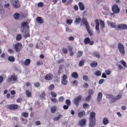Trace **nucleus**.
I'll return each mask as SVG.
<instances>
[{"label":"nucleus","instance_id":"f257e3e1","mask_svg":"<svg viewBox=\"0 0 127 127\" xmlns=\"http://www.w3.org/2000/svg\"><path fill=\"white\" fill-rule=\"evenodd\" d=\"M96 113L91 112L89 116V127H94L96 126Z\"/></svg>","mask_w":127,"mask_h":127},{"label":"nucleus","instance_id":"f03ea898","mask_svg":"<svg viewBox=\"0 0 127 127\" xmlns=\"http://www.w3.org/2000/svg\"><path fill=\"white\" fill-rule=\"evenodd\" d=\"M118 50L122 56H125L126 54V50H125V46L122 43L118 44Z\"/></svg>","mask_w":127,"mask_h":127},{"label":"nucleus","instance_id":"7ed1b4c3","mask_svg":"<svg viewBox=\"0 0 127 127\" xmlns=\"http://www.w3.org/2000/svg\"><path fill=\"white\" fill-rule=\"evenodd\" d=\"M14 49L15 52L19 53L22 49V44L21 43H17L14 45Z\"/></svg>","mask_w":127,"mask_h":127},{"label":"nucleus","instance_id":"20e7f679","mask_svg":"<svg viewBox=\"0 0 127 127\" xmlns=\"http://www.w3.org/2000/svg\"><path fill=\"white\" fill-rule=\"evenodd\" d=\"M6 108L10 111H14V110L19 109V106L17 104H9L6 105Z\"/></svg>","mask_w":127,"mask_h":127},{"label":"nucleus","instance_id":"39448f33","mask_svg":"<svg viewBox=\"0 0 127 127\" xmlns=\"http://www.w3.org/2000/svg\"><path fill=\"white\" fill-rule=\"evenodd\" d=\"M122 97V95L121 94L118 95L117 96L115 97V96L113 95H110L109 98L110 99H112L111 100V103H115L117 100H120Z\"/></svg>","mask_w":127,"mask_h":127},{"label":"nucleus","instance_id":"423d86ee","mask_svg":"<svg viewBox=\"0 0 127 127\" xmlns=\"http://www.w3.org/2000/svg\"><path fill=\"white\" fill-rule=\"evenodd\" d=\"M12 4L14 8H19L20 7V3L18 0H13Z\"/></svg>","mask_w":127,"mask_h":127},{"label":"nucleus","instance_id":"0eeeda50","mask_svg":"<svg viewBox=\"0 0 127 127\" xmlns=\"http://www.w3.org/2000/svg\"><path fill=\"white\" fill-rule=\"evenodd\" d=\"M112 11L114 12V13H120L121 12V9L119 8V6H118L117 4H115L112 6Z\"/></svg>","mask_w":127,"mask_h":127},{"label":"nucleus","instance_id":"6e6552de","mask_svg":"<svg viewBox=\"0 0 127 127\" xmlns=\"http://www.w3.org/2000/svg\"><path fill=\"white\" fill-rule=\"evenodd\" d=\"M82 100V96L81 95H79L77 97L74 99L73 100V104L78 107L79 106V102Z\"/></svg>","mask_w":127,"mask_h":127},{"label":"nucleus","instance_id":"1a4fd4ad","mask_svg":"<svg viewBox=\"0 0 127 127\" xmlns=\"http://www.w3.org/2000/svg\"><path fill=\"white\" fill-rule=\"evenodd\" d=\"M86 124H87V120L83 119L79 121L78 125L79 126V127H85Z\"/></svg>","mask_w":127,"mask_h":127},{"label":"nucleus","instance_id":"9d476101","mask_svg":"<svg viewBox=\"0 0 127 127\" xmlns=\"http://www.w3.org/2000/svg\"><path fill=\"white\" fill-rule=\"evenodd\" d=\"M84 44H89L90 45L94 44V41H91L89 37H86L84 39Z\"/></svg>","mask_w":127,"mask_h":127},{"label":"nucleus","instance_id":"9b49d317","mask_svg":"<svg viewBox=\"0 0 127 127\" xmlns=\"http://www.w3.org/2000/svg\"><path fill=\"white\" fill-rule=\"evenodd\" d=\"M17 80V77L14 75H12L10 77H8L7 79V81L8 83H10V82L12 81H16Z\"/></svg>","mask_w":127,"mask_h":127},{"label":"nucleus","instance_id":"f8f14e48","mask_svg":"<svg viewBox=\"0 0 127 127\" xmlns=\"http://www.w3.org/2000/svg\"><path fill=\"white\" fill-rule=\"evenodd\" d=\"M21 28H26L27 29H29V26H28V22H22L21 25Z\"/></svg>","mask_w":127,"mask_h":127},{"label":"nucleus","instance_id":"ddd939ff","mask_svg":"<svg viewBox=\"0 0 127 127\" xmlns=\"http://www.w3.org/2000/svg\"><path fill=\"white\" fill-rule=\"evenodd\" d=\"M53 79V74L51 73L47 74L45 76V79L50 81Z\"/></svg>","mask_w":127,"mask_h":127},{"label":"nucleus","instance_id":"4468645a","mask_svg":"<svg viewBox=\"0 0 127 127\" xmlns=\"http://www.w3.org/2000/svg\"><path fill=\"white\" fill-rule=\"evenodd\" d=\"M95 29L96 31H100V22H99V20H95Z\"/></svg>","mask_w":127,"mask_h":127},{"label":"nucleus","instance_id":"2eb2a0df","mask_svg":"<svg viewBox=\"0 0 127 127\" xmlns=\"http://www.w3.org/2000/svg\"><path fill=\"white\" fill-rule=\"evenodd\" d=\"M82 22L85 25V28H87V27H89L90 25L88 23V21H87V19L85 18H83L82 19Z\"/></svg>","mask_w":127,"mask_h":127},{"label":"nucleus","instance_id":"dca6fc26","mask_svg":"<svg viewBox=\"0 0 127 127\" xmlns=\"http://www.w3.org/2000/svg\"><path fill=\"white\" fill-rule=\"evenodd\" d=\"M102 99H103V93H102V92H99L97 95V102H100V101H102Z\"/></svg>","mask_w":127,"mask_h":127},{"label":"nucleus","instance_id":"f3484780","mask_svg":"<svg viewBox=\"0 0 127 127\" xmlns=\"http://www.w3.org/2000/svg\"><path fill=\"white\" fill-rule=\"evenodd\" d=\"M118 28L119 29H127V25L124 24H121L120 25H118L117 26Z\"/></svg>","mask_w":127,"mask_h":127},{"label":"nucleus","instance_id":"a211bd4d","mask_svg":"<svg viewBox=\"0 0 127 127\" xmlns=\"http://www.w3.org/2000/svg\"><path fill=\"white\" fill-rule=\"evenodd\" d=\"M78 6L80 10H84L85 9V5L82 2H79L78 3Z\"/></svg>","mask_w":127,"mask_h":127},{"label":"nucleus","instance_id":"6ab92c4d","mask_svg":"<svg viewBox=\"0 0 127 127\" xmlns=\"http://www.w3.org/2000/svg\"><path fill=\"white\" fill-rule=\"evenodd\" d=\"M36 21L38 23H40L41 24H42L44 22V20H43V18L41 17H37L36 18Z\"/></svg>","mask_w":127,"mask_h":127},{"label":"nucleus","instance_id":"aec40b11","mask_svg":"<svg viewBox=\"0 0 127 127\" xmlns=\"http://www.w3.org/2000/svg\"><path fill=\"white\" fill-rule=\"evenodd\" d=\"M30 63H31V61L29 59H26L24 62V65L25 66H29L30 65Z\"/></svg>","mask_w":127,"mask_h":127},{"label":"nucleus","instance_id":"412c9836","mask_svg":"<svg viewBox=\"0 0 127 127\" xmlns=\"http://www.w3.org/2000/svg\"><path fill=\"white\" fill-rule=\"evenodd\" d=\"M13 17L15 19H16V20H18V19H19V18L20 17V14L17 12L13 14Z\"/></svg>","mask_w":127,"mask_h":127},{"label":"nucleus","instance_id":"4be33fe9","mask_svg":"<svg viewBox=\"0 0 127 127\" xmlns=\"http://www.w3.org/2000/svg\"><path fill=\"white\" fill-rule=\"evenodd\" d=\"M85 115H86V112H85L84 111H83L82 112L78 113V117L81 119V118H83Z\"/></svg>","mask_w":127,"mask_h":127},{"label":"nucleus","instance_id":"5701e85b","mask_svg":"<svg viewBox=\"0 0 127 127\" xmlns=\"http://www.w3.org/2000/svg\"><path fill=\"white\" fill-rule=\"evenodd\" d=\"M71 77H72V78H74V79H78V78H79V75L76 72H73L71 74Z\"/></svg>","mask_w":127,"mask_h":127},{"label":"nucleus","instance_id":"b1692460","mask_svg":"<svg viewBox=\"0 0 127 127\" xmlns=\"http://www.w3.org/2000/svg\"><path fill=\"white\" fill-rule=\"evenodd\" d=\"M0 13L1 14L4 13V9H3V6H2L1 2H0Z\"/></svg>","mask_w":127,"mask_h":127},{"label":"nucleus","instance_id":"393cba45","mask_svg":"<svg viewBox=\"0 0 127 127\" xmlns=\"http://www.w3.org/2000/svg\"><path fill=\"white\" fill-rule=\"evenodd\" d=\"M109 123H110V122L109 121V119L106 118L103 119L102 123L103 124L104 126H107V125H108Z\"/></svg>","mask_w":127,"mask_h":127},{"label":"nucleus","instance_id":"a878e982","mask_svg":"<svg viewBox=\"0 0 127 127\" xmlns=\"http://www.w3.org/2000/svg\"><path fill=\"white\" fill-rule=\"evenodd\" d=\"M100 26L101 27L102 30H104V29L105 27V22H104V21L102 20H100Z\"/></svg>","mask_w":127,"mask_h":127},{"label":"nucleus","instance_id":"bb28decb","mask_svg":"<svg viewBox=\"0 0 127 127\" xmlns=\"http://www.w3.org/2000/svg\"><path fill=\"white\" fill-rule=\"evenodd\" d=\"M8 61H10V62H14L15 61V59H14V57L10 56L8 57Z\"/></svg>","mask_w":127,"mask_h":127},{"label":"nucleus","instance_id":"cd10ccee","mask_svg":"<svg viewBox=\"0 0 127 127\" xmlns=\"http://www.w3.org/2000/svg\"><path fill=\"white\" fill-rule=\"evenodd\" d=\"M86 29L90 36H93V32H92V31H91V29H90V26L86 28Z\"/></svg>","mask_w":127,"mask_h":127},{"label":"nucleus","instance_id":"c85d7f7f","mask_svg":"<svg viewBox=\"0 0 127 127\" xmlns=\"http://www.w3.org/2000/svg\"><path fill=\"white\" fill-rule=\"evenodd\" d=\"M98 66V63L97 62H93L92 63H91L90 64V66L91 67H96Z\"/></svg>","mask_w":127,"mask_h":127},{"label":"nucleus","instance_id":"c756f323","mask_svg":"<svg viewBox=\"0 0 127 127\" xmlns=\"http://www.w3.org/2000/svg\"><path fill=\"white\" fill-rule=\"evenodd\" d=\"M21 39H22V36L21 35V34H18L16 37V41H19V40H21Z\"/></svg>","mask_w":127,"mask_h":127},{"label":"nucleus","instance_id":"7c9ffc66","mask_svg":"<svg viewBox=\"0 0 127 127\" xmlns=\"http://www.w3.org/2000/svg\"><path fill=\"white\" fill-rule=\"evenodd\" d=\"M26 96H27L28 98H29L32 96V93H31V92L29 91V90H26Z\"/></svg>","mask_w":127,"mask_h":127},{"label":"nucleus","instance_id":"2f4dec72","mask_svg":"<svg viewBox=\"0 0 127 127\" xmlns=\"http://www.w3.org/2000/svg\"><path fill=\"white\" fill-rule=\"evenodd\" d=\"M93 56H94V57H96V58H100V57H101V55L96 52H93Z\"/></svg>","mask_w":127,"mask_h":127},{"label":"nucleus","instance_id":"473e14b6","mask_svg":"<svg viewBox=\"0 0 127 127\" xmlns=\"http://www.w3.org/2000/svg\"><path fill=\"white\" fill-rule=\"evenodd\" d=\"M81 22V18L78 17L75 19V20L74 21L75 24H79Z\"/></svg>","mask_w":127,"mask_h":127},{"label":"nucleus","instance_id":"72a5a7b5","mask_svg":"<svg viewBox=\"0 0 127 127\" xmlns=\"http://www.w3.org/2000/svg\"><path fill=\"white\" fill-rule=\"evenodd\" d=\"M82 55H83V52L79 51L77 52L76 57L77 58H80V57H82Z\"/></svg>","mask_w":127,"mask_h":127},{"label":"nucleus","instance_id":"f704fd0d","mask_svg":"<svg viewBox=\"0 0 127 127\" xmlns=\"http://www.w3.org/2000/svg\"><path fill=\"white\" fill-rule=\"evenodd\" d=\"M57 110V108L55 107H53L51 108V111L52 114H55V112H56V110Z\"/></svg>","mask_w":127,"mask_h":127},{"label":"nucleus","instance_id":"c9c22d12","mask_svg":"<svg viewBox=\"0 0 127 127\" xmlns=\"http://www.w3.org/2000/svg\"><path fill=\"white\" fill-rule=\"evenodd\" d=\"M62 84L64 85V86H66V85L68 84V81H67V80L62 79Z\"/></svg>","mask_w":127,"mask_h":127},{"label":"nucleus","instance_id":"e433bc0d","mask_svg":"<svg viewBox=\"0 0 127 127\" xmlns=\"http://www.w3.org/2000/svg\"><path fill=\"white\" fill-rule=\"evenodd\" d=\"M64 100H65V99L63 96H61L58 99V101L60 103H63V101H64Z\"/></svg>","mask_w":127,"mask_h":127},{"label":"nucleus","instance_id":"4c0bfd02","mask_svg":"<svg viewBox=\"0 0 127 127\" xmlns=\"http://www.w3.org/2000/svg\"><path fill=\"white\" fill-rule=\"evenodd\" d=\"M28 113L27 112H23L21 114L22 117H24V118H27V117H28Z\"/></svg>","mask_w":127,"mask_h":127},{"label":"nucleus","instance_id":"58836bf2","mask_svg":"<svg viewBox=\"0 0 127 127\" xmlns=\"http://www.w3.org/2000/svg\"><path fill=\"white\" fill-rule=\"evenodd\" d=\"M84 64H85V60H82L79 62V65L80 67L83 66Z\"/></svg>","mask_w":127,"mask_h":127},{"label":"nucleus","instance_id":"ea45409f","mask_svg":"<svg viewBox=\"0 0 127 127\" xmlns=\"http://www.w3.org/2000/svg\"><path fill=\"white\" fill-rule=\"evenodd\" d=\"M65 104L66 105L70 107V106H71V101H70L69 99H66L65 100Z\"/></svg>","mask_w":127,"mask_h":127},{"label":"nucleus","instance_id":"a19ab883","mask_svg":"<svg viewBox=\"0 0 127 127\" xmlns=\"http://www.w3.org/2000/svg\"><path fill=\"white\" fill-rule=\"evenodd\" d=\"M90 106L88 104V103H84L83 104V109H89Z\"/></svg>","mask_w":127,"mask_h":127},{"label":"nucleus","instance_id":"79ce46f5","mask_svg":"<svg viewBox=\"0 0 127 127\" xmlns=\"http://www.w3.org/2000/svg\"><path fill=\"white\" fill-rule=\"evenodd\" d=\"M51 95L52 98H56V97H57V94H56V93H55L53 91H52L51 92Z\"/></svg>","mask_w":127,"mask_h":127},{"label":"nucleus","instance_id":"37998d69","mask_svg":"<svg viewBox=\"0 0 127 127\" xmlns=\"http://www.w3.org/2000/svg\"><path fill=\"white\" fill-rule=\"evenodd\" d=\"M54 88H55V85H54V84H51L49 87V90L50 91H52V90H54Z\"/></svg>","mask_w":127,"mask_h":127},{"label":"nucleus","instance_id":"c03bdc74","mask_svg":"<svg viewBox=\"0 0 127 127\" xmlns=\"http://www.w3.org/2000/svg\"><path fill=\"white\" fill-rule=\"evenodd\" d=\"M60 119H61V115H59V116L58 117H55L54 119V122H57L58 121H59V120H60Z\"/></svg>","mask_w":127,"mask_h":127},{"label":"nucleus","instance_id":"a18cd8bd","mask_svg":"<svg viewBox=\"0 0 127 127\" xmlns=\"http://www.w3.org/2000/svg\"><path fill=\"white\" fill-rule=\"evenodd\" d=\"M83 80H84V81H86V82L89 81V77H88V76L87 75H84L83 76Z\"/></svg>","mask_w":127,"mask_h":127},{"label":"nucleus","instance_id":"49530a36","mask_svg":"<svg viewBox=\"0 0 127 127\" xmlns=\"http://www.w3.org/2000/svg\"><path fill=\"white\" fill-rule=\"evenodd\" d=\"M110 25L112 28H115V27L117 26V24L115 22H111V23H110Z\"/></svg>","mask_w":127,"mask_h":127},{"label":"nucleus","instance_id":"de8ad7c7","mask_svg":"<svg viewBox=\"0 0 127 127\" xmlns=\"http://www.w3.org/2000/svg\"><path fill=\"white\" fill-rule=\"evenodd\" d=\"M93 94H94V91L92 89H90L88 91V95L92 96V95H93Z\"/></svg>","mask_w":127,"mask_h":127},{"label":"nucleus","instance_id":"09e8293b","mask_svg":"<svg viewBox=\"0 0 127 127\" xmlns=\"http://www.w3.org/2000/svg\"><path fill=\"white\" fill-rule=\"evenodd\" d=\"M27 37H30V34H29V30H27V33L24 36L25 38H27Z\"/></svg>","mask_w":127,"mask_h":127},{"label":"nucleus","instance_id":"8fccbe9b","mask_svg":"<svg viewBox=\"0 0 127 127\" xmlns=\"http://www.w3.org/2000/svg\"><path fill=\"white\" fill-rule=\"evenodd\" d=\"M63 52L64 54H66V53H68V50L66 48H64L63 49Z\"/></svg>","mask_w":127,"mask_h":127},{"label":"nucleus","instance_id":"3c124183","mask_svg":"<svg viewBox=\"0 0 127 127\" xmlns=\"http://www.w3.org/2000/svg\"><path fill=\"white\" fill-rule=\"evenodd\" d=\"M66 23H67V24H72V23H73V20H70V19H67L66 20Z\"/></svg>","mask_w":127,"mask_h":127},{"label":"nucleus","instance_id":"603ef678","mask_svg":"<svg viewBox=\"0 0 127 127\" xmlns=\"http://www.w3.org/2000/svg\"><path fill=\"white\" fill-rule=\"evenodd\" d=\"M34 86H35V87H36V88H38L39 87H40V83L35 82L34 83Z\"/></svg>","mask_w":127,"mask_h":127},{"label":"nucleus","instance_id":"864d4df0","mask_svg":"<svg viewBox=\"0 0 127 127\" xmlns=\"http://www.w3.org/2000/svg\"><path fill=\"white\" fill-rule=\"evenodd\" d=\"M121 64H122V65H123L124 67H127V63H126V62L124 61H120Z\"/></svg>","mask_w":127,"mask_h":127},{"label":"nucleus","instance_id":"5fc2aeb1","mask_svg":"<svg viewBox=\"0 0 127 127\" xmlns=\"http://www.w3.org/2000/svg\"><path fill=\"white\" fill-rule=\"evenodd\" d=\"M36 64L37 65H43V62H42V61H39L37 62Z\"/></svg>","mask_w":127,"mask_h":127},{"label":"nucleus","instance_id":"6e6d98bb","mask_svg":"<svg viewBox=\"0 0 127 127\" xmlns=\"http://www.w3.org/2000/svg\"><path fill=\"white\" fill-rule=\"evenodd\" d=\"M51 101H52L53 103H57L58 102L56 98H51Z\"/></svg>","mask_w":127,"mask_h":127},{"label":"nucleus","instance_id":"4d7b16f0","mask_svg":"<svg viewBox=\"0 0 127 127\" xmlns=\"http://www.w3.org/2000/svg\"><path fill=\"white\" fill-rule=\"evenodd\" d=\"M68 78V76L66 74H64L63 77H62V80H67Z\"/></svg>","mask_w":127,"mask_h":127},{"label":"nucleus","instance_id":"13d9d810","mask_svg":"<svg viewBox=\"0 0 127 127\" xmlns=\"http://www.w3.org/2000/svg\"><path fill=\"white\" fill-rule=\"evenodd\" d=\"M63 62H64V59H62L58 61L57 63L58 64H61V63H63Z\"/></svg>","mask_w":127,"mask_h":127},{"label":"nucleus","instance_id":"bf43d9fd","mask_svg":"<svg viewBox=\"0 0 127 127\" xmlns=\"http://www.w3.org/2000/svg\"><path fill=\"white\" fill-rule=\"evenodd\" d=\"M102 72H101V71H96L95 72V75L96 76H100V75H101Z\"/></svg>","mask_w":127,"mask_h":127},{"label":"nucleus","instance_id":"052dcab7","mask_svg":"<svg viewBox=\"0 0 127 127\" xmlns=\"http://www.w3.org/2000/svg\"><path fill=\"white\" fill-rule=\"evenodd\" d=\"M43 6V3L42 2H40L38 3V7H42Z\"/></svg>","mask_w":127,"mask_h":127},{"label":"nucleus","instance_id":"680f3d73","mask_svg":"<svg viewBox=\"0 0 127 127\" xmlns=\"http://www.w3.org/2000/svg\"><path fill=\"white\" fill-rule=\"evenodd\" d=\"M69 106L67 105H64L63 106V109L64 110H68L69 109Z\"/></svg>","mask_w":127,"mask_h":127},{"label":"nucleus","instance_id":"e2e57ef3","mask_svg":"<svg viewBox=\"0 0 127 127\" xmlns=\"http://www.w3.org/2000/svg\"><path fill=\"white\" fill-rule=\"evenodd\" d=\"M46 93L45 92L43 91L40 95V97H41L42 98H44V97H45L46 95Z\"/></svg>","mask_w":127,"mask_h":127},{"label":"nucleus","instance_id":"0e129e2a","mask_svg":"<svg viewBox=\"0 0 127 127\" xmlns=\"http://www.w3.org/2000/svg\"><path fill=\"white\" fill-rule=\"evenodd\" d=\"M92 96H91L90 95H88V96H87L85 98L86 101H90L91 100V98Z\"/></svg>","mask_w":127,"mask_h":127},{"label":"nucleus","instance_id":"69168bd1","mask_svg":"<svg viewBox=\"0 0 127 127\" xmlns=\"http://www.w3.org/2000/svg\"><path fill=\"white\" fill-rule=\"evenodd\" d=\"M17 103H21L22 102V98H19L16 100Z\"/></svg>","mask_w":127,"mask_h":127},{"label":"nucleus","instance_id":"338daca9","mask_svg":"<svg viewBox=\"0 0 127 127\" xmlns=\"http://www.w3.org/2000/svg\"><path fill=\"white\" fill-rule=\"evenodd\" d=\"M84 88H88L89 87V84L87 83H84L83 85Z\"/></svg>","mask_w":127,"mask_h":127},{"label":"nucleus","instance_id":"774afa93","mask_svg":"<svg viewBox=\"0 0 127 127\" xmlns=\"http://www.w3.org/2000/svg\"><path fill=\"white\" fill-rule=\"evenodd\" d=\"M68 40L70 41H72V40H74V37L73 36H70L68 38Z\"/></svg>","mask_w":127,"mask_h":127}]
</instances>
